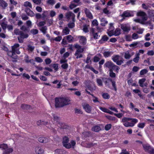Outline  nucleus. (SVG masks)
Returning <instances> with one entry per match:
<instances>
[{"label":"nucleus","mask_w":154,"mask_h":154,"mask_svg":"<svg viewBox=\"0 0 154 154\" xmlns=\"http://www.w3.org/2000/svg\"><path fill=\"white\" fill-rule=\"evenodd\" d=\"M18 44H15L13 46L11 47L12 50L7 52V55L10 57L11 58V60L13 62H17V59L18 56L16 54V49L19 47Z\"/></svg>","instance_id":"f257e3e1"},{"label":"nucleus","mask_w":154,"mask_h":154,"mask_svg":"<svg viewBox=\"0 0 154 154\" xmlns=\"http://www.w3.org/2000/svg\"><path fill=\"white\" fill-rule=\"evenodd\" d=\"M0 148L3 151V154H10L13 151L12 148H9L6 144L2 143L0 144Z\"/></svg>","instance_id":"f03ea898"},{"label":"nucleus","mask_w":154,"mask_h":154,"mask_svg":"<svg viewBox=\"0 0 154 154\" xmlns=\"http://www.w3.org/2000/svg\"><path fill=\"white\" fill-rule=\"evenodd\" d=\"M134 15V14L132 11L127 10L124 11L120 16L123 17V19H124L125 17H133Z\"/></svg>","instance_id":"7ed1b4c3"},{"label":"nucleus","mask_w":154,"mask_h":154,"mask_svg":"<svg viewBox=\"0 0 154 154\" xmlns=\"http://www.w3.org/2000/svg\"><path fill=\"white\" fill-rule=\"evenodd\" d=\"M137 15L141 17L142 20L145 23V22L147 20L148 16L145 12L143 11H139L137 13Z\"/></svg>","instance_id":"20e7f679"},{"label":"nucleus","mask_w":154,"mask_h":154,"mask_svg":"<svg viewBox=\"0 0 154 154\" xmlns=\"http://www.w3.org/2000/svg\"><path fill=\"white\" fill-rule=\"evenodd\" d=\"M55 105L56 108L62 107L64 106L61 98H55Z\"/></svg>","instance_id":"39448f33"},{"label":"nucleus","mask_w":154,"mask_h":154,"mask_svg":"<svg viewBox=\"0 0 154 154\" xmlns=\"http://www.w3.org/2000/svg\"><path fill=\"white\" fill-rule=\"evenodd\" d=\"M65 16L66 18L68 20L71 19L72 22H75V15L71 11H69L66 13Z\"/></svg>","instance_id":"423d86ee"},{"label":"nucleus","mask_w":154,"mask_h":154,"mask_svg":"<svg viewBox=\"0 0 154 154\" xmlns=\"http://www.w3.org/2000/svg\"><path fill=\"white\" fill-rule=\"evenodd\" d=\"M69 138L66 137H65L63 138V145L67 149H69L71 147V144L69 143Z\"/></svg>","instance_id":"0eeeda50"},{"label":"nucleus","mask_w":154,"mask_h":154,"mask_svg":"<svg viewBox=\"0 0 154 154\" xmlns=\"http://www.w3.org/2000/svg\"><path fill=\"white\" fill-rule=\"evenodd\" d=\"M121 28L124 32H128L131 30L130 26L127 24H122L121 25Z\"/></svg>","instance_id":"6e6552de"},{"label":"nucleus","mask_w":154,"mask_h":154,"mask_svg":"<svg viewBox=\"0 0 154 154\" xmlns=\"http://www.w3.org/2000/svg\"><path fill=\"white\" fill-rule=\"evenodd\" d=\"M75 47L77 49V50L75 53V55L78 54L79 52L82 53L84 51V49L81 48V46L79 45L75 44Z\"/></svg>","instance_id":"1a4fd4ad"},{"label":"nucleus","mask_w":154,"mask_h":154,"mask_svg":"<svg viewBox=\"0 0 154 154\" xmlns=\"http://www.w3.org/2000/svg\"><path fill=\"white\" fill-rule=\"evenodd\" d=\"M57 125L61 129H68L69 128V126L61 122H58Z\"/></svg>","instance_id":"9d476101"},{"label":"nucleus","mask_w":154,"mask_h":154,"mask_svg":"<svg viewBox=\"0 0 154 154\" xmlns=\"http://www.w3.org/2000/svg\"><path fill=\"white\" fill-rule=\"evenodd\" d=\"M84 11L86 16L90 19H92L93 18V16L91 12L90 11L86 8H85L84 9Z\"/></svg>","instance_id":"9b49d317"},{"label":"nucleus","mask_w":154,"mask_h":154,"mask_svg":"<svg viewBox=\"0 0 154 154\" xmlns=\"http://www.w3.org/2000/svg\"><path fill=\"white\" fill-rule=\"evenodd\" d=\"M142 146L143 147L144 150L146 152H148L149 153L150 151V150L151 149L152 147L149 144H143Z\"/></svg>","instance_id":"f8f14e48"},{"label":"nucleus","mask_w":154,"mask_h":154,"mask_svg":"<svg viewBox=\"0 0 154 154\" xmlns=\"http://www.w3.org/2000/svg\"><path fill=\"white\" fill-rule=\"evenodd\" d=\"M35 152L36 154H44L43 150L39 146H36L35 148Z\"/></svg>","instance_id":"ddd939ff"},{"label":"nucleus","mask_w":154,"mask_h":154,"mask_svg":"<svg viewBox=\"0 0 154 154\" xmlns=\"http://www.w3.org/2000/svg\"><path fill=\"white\" fill-rule=\"evenodd\" d=\"M25 11L26 14L28 16L33 17L34 16L35 14L30 9L26 8L25 9Z\"/></svg>","instance_id":"4468645a"},{"label":"nucleus","mask_w":154,"mask_h":154,"mask_svg":"<svg viewBox=\"0 0 154 154\" xmlns=\"http://www.w3.org/2000/svg\"><path fill=\"white\" fill-rule=\"evenodd\" d=\"M79 42L81 44L85 45L86 43V38L83 36H80L79 37Z\"/></svg>","instance_id":"2eb2a0df"},{"label":"nucleus","mask_w":154,"mask_h":154,"mask_svg":"<svg viewBox=\"0 0 154 154\" xmlns=\"http://www.w3.org/2000/svg\"><path fill=\"white\" fill-rule=\"evenodd\" d=\"M38 140L41 143H46L49 141L48 139L44 137H41L38 138Z\"/></svg>","instance_id":"dca6fc26"},{"label":"nucleus","mask_w":154,"mask_h":154,"mask_svg":"<svg viewBox=\"0 0 154 154\" xmlns=\"http://www.w3.org/2000/svg\"><path fill=\"white\" fill-rule=\"evenodd\" d=\"M114 63L110 61H108L106 62L104 64V66L109 69H111Z\"/></svg>","instance_id":"f3484780"},{"label":"nucleus","mask_w":154,"mask_h":154,"mask_svg":"<svg viewBox=\"0 0 154 154\" xmlns=\"http://www.w3.org/2000/svg\"><path fill=\"white\" fill-rule=\"evenodd\" d=\"M108 39L109 37L106 35H104L102 36L101 39L99 41V43L100 44H103Z\"/></svg>","instance_id":"a211bd4d"},{"label":"nucleus","mask_w":154,"mask_h":154,"mask_svg":"<svg viewBox=\"0 0 154 154\" xmlns=\"http://www.w3.org/2000/svg\"><path fill=\"white\" fill-rule=\"evenodd\" d=\"M61 98L64 106L67 105L69 103V102L70 101V100L69 98Z\"/></svg>","instance_id":"6ab92c4d"},{"label":"nucleus","mask_w":154,"mask_h":154,"mask_svg":"<svg viewBox=\"0 0 154 154\" xmlns=\"http://www.w3.org/2000/svg\"><path fill=\"white\" fill-rule=\"evenodd\" d=\"M20 35L23 39L27 38L29 36L27 32H23V31H21Z\"/></svg>","instance_id":"aec40b11"},{"label":"nucleus","mask_w":154,"mask_h":154,"mask_svg":"<svg viewBox=\"0 0 154 154\" xmlns=\"http://www.w3.org/2000/svg\"><path fill=\"white\" fill-rule=\"evenodd\" d=\"M90 32L91 33L94 38V39H97L98 38V35L97 33H95L94 31V28H92L90 30Z\"/></svg>","instance_id":"412c9836"},{"label":"nucleus","mask_w":154,"mask_h":154,"mask_svg":"<svg viewBox=\"0 0 154 154\" xmlns=\"http://www.w3.org/2000/svg\"><path fill=\"white\" fill-rule=\"evenodd\" d=\"M8 6V4L3 0H0V6L3 9H5Z\"/></svg>","instance_id":"4be33fe9"},{"label":"nucleus","mask_w":154,"mask_h":154,"mask_svg":"<svg viewBox=\"0 0 154 154\" xmlns=\"http://www.w3.org/2000/svg\"><path fill=\"white\" fill-rule=\"evenodd\" d=\"M83 108L85 111L88 113L90 112L91 109V107L88 104H86L83 106Z\"/></svg>","instance_id":"5701e85b"},{"label":"nucleus","mask_w":154,"mask_h":154,"mask_svg":"<svg viewBox=\"0 0 154 154\" xmlns=\"http://www.w3.org/2000/svg\"><path fill=\"white\" fill-rule=\"evenodd\" d=\"M55 152L56 154H67V152L65 150L60 149L56 150Z\"/></svg>","instance_id":"b1692460"},{"label":"nucleus","mask_w":154,"mask_h":154,"mask_svg":"<svg viewBox=\"0 0 154 154\" xmlns=\"http://www.w3.org/2000/svg\"><path fill=\"white\" fill-rule=\"evenodd\" d=\"M21 107L23 109L27 110L30 109L31 106L27 104H22L21 106Z\"/></svg>","instance_id":"393cba45"},{"label":"nucleus","mask_w":154,"mask_h":154,"mask_svg":"<svg viewBox=\"0 0 154 154\" xmlns=\"http://www.w3.org/2000/svg\"><path fill=\"white\" fill-rule=\"evenodd\" d=\"M131 55L128 51H127L124 53V57L126 59H129L131 57Z\"/></svg>","instance_id":"a878e982"},{"label":"nucleus","mask_w":154,"mask_h":154,"mask_svg":"<svg viewBox=\"0 0 154 154\" xmlns=\"http://www.w3.org/2000/svg\"><path fill=\"white\" fill-rule=\"evenodd\" d=\"M101 129L98 126H95L92 128V130L96 132H98Z\"/></svg>","instance_id":"bb28decb"},{"label":"nucleus","mask_w":154,"mask_h":154,"mask_svg":"<svg viewBox=\"0 0 154 154\" xmlns=\"http://www.w3.org/2000/svg\"><path fill=\"white\" fill-rule=\"evenodd\" d=\"M119 69L120 68L119 66L114 65V64L112 68L110 69H112V71H113V70H116L117 72H118Z\"/></svg>","instance_id":"cd10ccee"},{"label":"nucleus","mask_w":154,"mask_h":154,"mask_svg":"<svg viewBox=\"0 0 154 154\" xmlns=\"http://www.w3.org/2000/svg\"><path fill=\"white\" fill-rule=\"evenodd\" d=\"M146 80L145 78H143L139 80V83L140 87H144L143 83L145 82Z\"/></svg>","instance_id":"c85d7f7f"},{"label":"nucleus","mask_w":154,"mask_h":154,"mask_svg":"<svg viewBox=\"0 0 154 154\" xmlns=\"http://www.w3.org/2000/svg\"><path fill=\"white\" fill-rule=\"evenodd\" d=\"M65 37L68 40V42L71 43L72 42L73 38L71 35H69L66 36Z\"/></svg>","instance_id":"c756f323"},{"label":"nucleus","mask_w":154,"mask_h":154,"mask_svg":"<svg viewBox=\"0 0 154 154\" xmlns=\"http://www.w3.org/2000/svg\"><path fill=\"white\" fill-rule=\"evenodd\" d=\"M148 14L149 18L154 17V12L153 11L149 10L148 11Z\"/></svg>","instance_id":"7c9ffc66"},{"label":"nucleus","mask_w":154,"mask_h":154,"mask_svg":"<svg viewBox=\"0 0 154 154\" xmlns=\"http://www.w3.org/2000/svg\"><path fill=\"white\" fill-rule=\"evenodd\" d=\"M23 6L25 7H29L31 8H32L31 4L28 1L24 2Z\"/></svg>","instance_id":"2f4dec72"},{"label":"nucleus","mask_w":154,"mask_h":154,"mask_svg":"<svg viewBox=\"0 0 154 154\" xmlns=\"http://www.w3.org/2000/svg\"><path fill=\"white\" fill-rule=\"evenodd\" d=\"M101 22L102 23H101V25L102 26H105L106 25L107 23L108 22L104 18H102L100 20Z\"/></svg>","instance_id":"473e14b6"},{"label":"nucleus","mask_w":154,"mask_h":154,"mask_svg":"<svg viewBox=\"0 0 154 154\" xmlns=\"http://www.w3.org/2000/svg\"><path fill=\"white\" fill-rule=\"evenodd\" d=\"M47 29V27L46 26H43L40 29V30L44 34H45L46 33V31Z\"/></svg>","instance_id":"72a5a7b5"},{"label":"nucleus","mask_w":154,"mask_h":154,"mask_svg":"<svg viewBox=\"0 0 154 154\" xmlns=\"http://www.w3.org/2000/svg\"><path fill=\"white\" fill-rule=\"evenodd\" d=\"M124 125L126 127H133L134 126V124L133 123H131L129 122H126L124 124Z\"/></svg>","instance_id":"f704fd0d"},{"label":"nucleus","mask_w":154,"mask_h":154,"mask_svg":"<svg viewBox=\"0 0 154 154\" xmlns=\"http://www.w3.org/2000/svg\"><path fill=\"white\" fill-rule=\"evenodd\" d=\"M119 56L118 55H116L112 56V59L115 62H116L119 59Z\"/></svg>","instance_id":"c9c22d12"},{"label":"nucleus","mask_w":154,"mask_h":154,"mask_svg":"<svg viewBox=\"0 0 154 154\" xmlns=\"http://www.w3.org/2000/svg\"><path fill=\"white\" fill-rule=\"evenodd\" d=\"M120 32L121 30L119 28L116 29L114 33V34L115 36H118L120 34Z\"/></svg>","instance_id":"e433bc0d"},{"label":"nucleus","mask_w":154,"mask_h":154,"mask_svg":"<svg viewBox=\"0 0 154 154\" xmlns=\"http://www.w3.org/2000/svg\"><path fill=\"white\" fill-rule=\"evenodd\" d=\"M35 47L31 46L30 45H27V49L28 51L32 52L34 50Z\"/></svg>","instance_id":"4c0bfd02"},{"label":"nucleus","mask_w":154,"mask_h":154,"mask_svg":"<svg viewBox=\"0 0 154 154\" xmlns=\"http://www.w3.org/2000/svg\"><path fill=\"white\" fill-rule=\"evenodd\" d=\"M69 29L66 27L63 30V32L65 35H67L69 34Z\"/></svg>","instance_id":"58836bf2"},{"label":"nucleus","mask_w":154,"mask_h":154,"mask_svg":"<svg viewBox=\"0 0 154 154\" xmlns=\"http://www.w3.org/2000/svg\"><path fill=\"white\" fill-rule=\"evenodd\" d=\"M109 76L111 78H115L116 76V74L113 72L112 69H109Z\"/></svg>","instance_id":"ea45409f"},{"label":"nucleus","mask_w":154,"mask_h":154,"mask_svg":"<svg viewBox=\"0 0 154 154\" xmlns=\"http://www.w3.org/2000/svg\"><path fill=\"white\" fill-rule=\"evenodd\" d=\"M112 54L111 52L105 51L103 53V54L105 57H108L110 56Z\"/></svg>","instance_id":"a19ab883"},{"label":"nucleus","mask_w":154,"mask_h":154,"mask_svg":"<svg viewBox=\"0 0 154 154\" xmlns=\"http://www.w3.org/2000/svg\"><path fill=\"white\" fill-rule=\"evenodd\" d=\"M102 96L103 98L105 99H108L110 97V96L108 93H103L102 94Z\"/></svg>","instance_id":"79ce46f5"},{"label":"nucleus","mask_w":154,"mask_h":154,"mask_svg":"<svg viewBox=\"0 0 154 154\" xmlns=\"http://www.w3.org/2000/svg\"><path fill=\"white\" fill-rule=\"evenodd\" d=\"M94 144H96V143L93 144L90 143H86L85 145V147L87 148H90L91 147L94 146Z\"/></svg>","instance_id":"37998d69"},{"label":"nucleus","mask_w":154,"mask_h":154,"mask_svg":"<svg viewBox=\"0 0 154 154\" xmlns=\"http://www.w3.org/2000/svg\"><path fill=\"white\" fill-rule=\"evenodd\" d=\"M96 82L99 86H103L102 81L101 79L99 78L97 79Z\"/></svg>","instance_id":"c03bdc74"},{"label":"nucleus","mask_w":154,"mask_h":154,"mask_svg":"<svg viewBox=\"0 0 154 154\" xmlns=\"http://www.w3.org/2000/svg\"><path fill=\"white\" fill-rule=\"evenodd\" d=\"M20 29L23 32H29L28 28L24 26H22L20 28Z\"/></svg>","instance_id":"a18cd8bd"},{"label":"nucleus","mask_w":154,"mask_h":154,"mask_svg":"<svg viewBox=\"0 0 154 154\" xmlns=\"http://www.w3.org/2000/svg\"><path fill=\"white\" fill-rule=\"evenodd\" d=\"M148 72V70L146 69H144L142 70L140 72V75H144Z\"/></svg>","instance_id":"49530a36"},{"label":"nucleus","mask_w":154,"mask_h":154,"mask_svg":"<svg viewBox=\"0 0 154 154\" xmlns=\"http://www.w3.org/2000/svg\"><path fill=\"white\" fill-rule=\"evenodd\" d=\"M31 32L33 35H36L38 33V30L37 29H32L31 30Z\"/></svg>","instance_id":"de8ad7c7"},{"label":"nucleus","mask_w":154,"mask_h":154,"mask_svg":"<svg viewBox=\"0 0 154 154\" xmlns=\"http://www.w3.org/2000/svg\"><path fill=\"white\" fill-rule=\"evenodd\" d=\"M139 54H137V56L133 59V61L135 63H137L138 62L140 57L139 56Z\"/></svg>","instance_id":"09e8293b"},{"label":"nucleus","mask_w":154,"mask_h":154,"mask_svg":"<svg viewBox=\"0 0 154 154\" xmlns=\"http://www.w3.org/2000/svg\"><path fill=\"white\" fill-rule=\"evenodd\" d=\"M134 21L136 22L139 23L143 24H145V23L144 22H143L142 20H141L140 19H134Z\"/></svg>","instance_id":"8fccbe9b"},{"label":"nucleus","mask_w":154,"mask_h":154,"mask_svg":"<svg viewBox=\"0 0 154 154\" xmlns=\"http://www.w3.org/2000/svg\"><path fill=\"white\" fill-rule=\"evenodd\" d=\"M48 14V11H44L43 13L42 14V18L44 19L46 17Z\"/></svg>","instance_id":"3c124183"},{"label":"nucleus","mask_w":154,"mask_h":154,"mask_svg":"<svg viewBox=\"0 0 154 154\" xmlns=\"http://www.w3.org/2000/svg\"><path fill=\"white\" fill-rule=\"evenodd\" d=\"M47 2L48 4L52 5H54L55 2L54 0H48Z\"/></svg>","instance_id":"603ef678"},{"label":"nucleus","mask_w":154,"mask_h":154,"mask_svg":"<svg viewBox=\"0 0 154 154\" xmlns=\"http://www.w3.org/2000/svg\"><path fill=\"white\" fill-rule=\"evenodd\" d=\"M1 25L3 29L4 30L5 29L7 26V24L5 22H3L1 23Z\"/></svg>","instance_id":"864d4df0"},{"label":"nucleus","mask_w":154,"mask_h":154,"mask_svg":"<svg viewBox=\"0 0 154 154\" xmlns=\"http://www.w3.org/2000/svg\"><path fill=\"white\" fill-rule=\"evenodd\" d=\"M21 31H20L19 29H16L14 31V34L17 35H20Z\"/></svg>","instance_id":"5fc2aeb1"},{"label":"nucleus","mask_w":154,"mask_h":154,"mask_svg":"<svg viewBox=\"0 0 154 154\" xmlns=\"http://www.w3.org/2000/svg\"><path fill=\"white\" fill-rule=\"evenodd\" d=\"M53 118L54 120V121H56L57 122V124H58V122H60L59 121V118L57 116H55L54 115H53Z\"/></svg>","instance_id":"6e6d98bb"},{"label":"nucleus","mask_w":154,"mask_h":154,"mask_svg":"<svg viewBox=\"0 0 154 154\" xmlns=\"http://www.w3.org/2000/svg\"><path fill=\"white\" fill-rule=\"evenodd\" d=\"M74 22H72V23H69L68 24V27L70 28H72L75 26Z\"/></svg>","instance_id":"4d7b16f0"},{"label":"nucleus","mask_w":154,"mask_h":154,"mask_svg":"<svg viewBox=\"0 0 154 154\" xmlns=\"http://www.w3.org/2000/svg\"><path fill=\"white\" fill-rule=\"evenodd\" d=\"M111 126L112 125L110 124H107L105 127V129L106 131H108L111 128Z\"/></svg>","instance_id":"13d9d810"},{"label":"nucleus","mask_w":154,"mask_h":154,"mask_svg":"<svg viewBox=\"0 0 154 154\" xmlns=\"http://www.w3.org/2000/svg\"><path fill=\"white\" fill-rule=\"evenodd\" d=\"M46 24L45 21H42L40 22L38 24V26H44Z\"/></svg>","instance_id":"bf43d9fd"},{"label":"nucleus","mask_w":154,"mask_h":154,"mask_svg":"<svg viewBox=\"0 0 154 154\" xmlns=\"http://www.w3.org/2000/svg\"><path fill=\"white\" fill-rule=\"evenodd\" d=\"M62 38V37L61 36H59L53 39V40L57 42H60Z\"/></svg>","instance_id":"052dcab7"},{"label":"nucleus","mask_w":154,"mask_h":154,"mask_svg":"<svg viewBox=\"0 0 154 154\" xmlns=\"http://www.w3.org/2000/svg\"><path fill=\"white\" fill-rule=\"evenodd\" d=\"M35 60L38 62L40 63L43 61V60L40 57H36L35 58Z\"/></svg>","instance_id":"680f3d73"},{"label":"nucleus","mask_w":154,"mask_h":154,"mask_svg":"<svg viewBox=\"0 0 154 154\" xmlns=\"http://www.w3.org/2000/svg\"><path fill=\"white\" fill-rule=\"evenodd\" d=\"M132 38L133 39H136L138 38V36L137 34L134 33L132 35Z\"/></svg>","instance_id":"e2e57ef3"},{"label":"nucleus","mask_w":154,"mask_h":154,"mask_svg":"<svg viewBox=\"0 0 154 154\" xmlns=\"http://www.w3.org/2000/svg\"><path fill=\"white\" fill-rule=\"evenodd\" d=\"M68 64L66 63H65L63 64L61 66V67L62 68L64 69H66L68 67Z\"/></svg>","instance_id":"0e129e2a"},{"label":"nucleus","mask_w":154,"mask_h":154,"mask_svg":"<svg viewBox=\"0 0 154 154\" xmlns=\"http://www.w3.org/2000/svg\"><path fill=\"white\" fill-rule=\"evenodd\" d=\"M131 118H128L126 117H124L122 119V121L123 122H124L130 121L131 120Z\"/></svg>","instance_id":"69168bd1"},{"label":"nucleus","mask_w":154,"mask_h":154,"mask_svg":"<svg viewBox=\"0 0 154 154\" xmlns=\"http://www.w3.org/2000/svg\"><path fill=\"white\" fill-rule=\"evenodd\" d=\"M45 61L46 64L48 65L50 64L51 63V60L50 59L48 58L45 60Z\"/></svg>","instance_id":"338daca9"},{"label":"nucleus","mask_w":154,"mask_h":154,"mask_svg":"<svg viewBox=\"0 0 154 154\" xmlns=\"http://www.w3.org/2000/svg\"><path fill=\"white\" fill-rule=\"evenodd\" d=\"M145 124V123H139L138 125V127L140 128H143L144 127Z\"/></svg>","instance_id":"774afa93"}]
</instances>
